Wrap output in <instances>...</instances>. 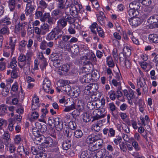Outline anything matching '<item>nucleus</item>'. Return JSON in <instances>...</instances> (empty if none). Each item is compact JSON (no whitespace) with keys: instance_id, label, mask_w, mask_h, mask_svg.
Returning <instances> with one entry per match:
<instances>
[{"instance_id":"obj_54","label":"nucleus","mask_w":158,"mask_h":158,"mask_svg":"<svg viewBox=\"0 0 158 158\" xmlns=\"http://www.w3.org/2000/svg\"><path fill=\"white\" fill-rule=\"evenodd\" d=\"M62 59L53 62V65L56 67L58 68L61 67V64H62Z\"/></svg>"},{"instance_id":"obj_44","label":"nucleus","mask_w":158,"mask_h":158,"mask_svg":"<svg viewBox=\"0 0 158 158\" xmlns=\"http://www.w3.org/2000/svg\"><path fill=\"white\" fill-rule=\"evenodd\" d=\"M3 23L6 24V25H9L11 24V21L10 18L6 17L3 19L0 20V23Z\"/></svg>"},{"instance_id":"obj_16","label":"nucleus","mask_w":158,"mask_h":158,"mask_svg":"<svg viewBox=\"0 0 158 158\" xmlns=\"http://www.w3.org/2000/svg\"><path fill=\"white\" fill-rule=\"evenodd\" d=\"M36 95L35 94L33 97L32 102L31 108L32 110H35L37 109L39 106L40 105L38 103L39 102V98H36Z\"/></svg>"},{"instance_id":"obj_63","label":"nucleus","mask_w":158,"mask_h":158,"mask_svg":"<svg viewBox=\"0 0 158 158\" xmlns=\"http://www.w3.org/2000/svg\"><path fill=\"white\" fill-rule=\"evenodd\" d=\"M39 116V114L37 111H34L32 113L31 118L34 119H37Z\"/></svg>"},{"instance_id":"obj_25","label":"nucleus","mask_w":158,"mask_h":158,"mask_svg":"<svg viewBox=\"0 0 158 158\" xmlns=\"http://www.w3.org/2000/svg\"><path fill=\"white\" fill-rule=\"evenodd\" d=\"M8 106L5 104H2L0 105V115L2 116L6 113Z\"/></svg>"},{"instance_id":"obj_41","label":"nucleus","mask_w":158,"mask_h":158,"mask_svg":"<svg viewBox=\"0 0 158 158\" xmlns=\"http://www.w3.org/2000/svg\"><path fill=\"white\" fill-rule=\"evenodd\" d=\"M28 57H31L27 55L25 56L23 54H21L18 58V60L21 62H24L27 60Z\"/></svg>"},{"instance_id":"obj_37","label":"nucleus","mask_w":158,"mask_h":158,"mask_svg":"<svg viewBox=\"0 0 158 158\" xmlns=\"http://www.w3.org/2000/svg\"><path fill=\"white\" fill-rule=\"evenodd\" d=\"M76 108L75 103L74 102H72L71 105L66 106L64 110V111L65 112H69L71 110H73Z\"/></svg>"},{"instance_id":"obj_56","label":"nucleus","mask_w":158,"mask_h":158,"mask_svg":"<svg viewBox=\"0 0 158 158\" xmlns=\"http://www.w3.org/2000/svg\"><path fill=\"white\" fill-rule=\"evenodd\" d=\"M90 88L89 84L85 87V89L84 90V93L88 95H92V93L90 91Z\"/></svg>"},{"instance_id":"obj_47","label":"nucleus","mask_w":158,"mask_h":158,"mask_svg":"<svg viewBox=\"0 0 158 158\" xmlns=\"http://www.w3.org/2000/svg\"><path fill=\"white\" fill-rule=\"evenodd\" d=\"M90 154L87 151H83L81 155L80 158H90Z\"/></svg>"},{"instance_id":"obj_61","label":"nucleus","mask_w":158,"mask_h":158,"mask_svg":"<svg viewBox=\"0 0 158 158\" xmlns=\"http://www.w3.org/2000/svg\"><path fill=\"white\" fill-rule=\"evenodd\" d=\"M33 134L35 136H39L40 132L39 131L38 129L37 128V127L34 128L32 129Z\"/></svg>"},{"instance_id":"obj_30","label":"nucleus","mask_w":158,"mask_h":158,"mask_svg":"<svg viewBox=\"0 0 158 158\" xmlns=\"http://www.w3.org/2000/svg\"><path fill=\"white\" fill-rule=\"evenodd\" d=\"M62 145L64 149L67 150L71 147V141L68 139L66 140L63 143Z\"/></svg>"},{"instance_id":"obj_57","label":"nucleus","mask_w":158,"mask_h":158,"mask_svg":"<svg viewBox=\"0 0 158 158\" xmlns=\"http://www.w3.org/2000/svg\"><path fill=\"white\" fill-rule=\"evenodd\" d=\"M60 11L59 9H56L53 10L51 13V15L54 18L56 16H58Z\"/></svg>"},{"instance_id":"obj_10","label":"nucleus","mask_w":158,"mask_h":158,"mask_svg":"<svg viewBox=\"0 0 158 158\" xmlns=\"http://www.w3.org/2000/svg\"><path fill=\"white\" fill-rule=\"evenodd\" d=\"M141 6L140 2L139 0H135L130 3L129 7L135 10H138Z\"/></svg>"},{"instance_id":"obj_32","label":"nucleus","mask_w":158,"mask_h":158,"mask_svg":"<svg viewBox=\"0 0 158 158\" xmlns=\"http://www.w3.org/2000/svg\"><path fill=\"white\" fill-rule=\"evenodd\" d=\"M35 137V140H34V143L38 144L39 143L42 142L45 140V138L41 134H39V136Z\"/></svg>"},{"instance_id":"obj_38","label":"nucleus","mask_w":158,"mask_h":158,"mask_svg":"<svg viewBox=\"0 0 158 158\" xmlns=\"http://www.w3.org/2000/svg\"><path fill=\"white\" fill-rule=\"evenodd\" d=\"M10 136L8 133L5 132L3 135V139L5 140V144L7 145L9 143V140L10 139Z\"/></svg>"},{"instance_id":"obj_55","label":"nucleus","mask_w":158,"mask_h":158,"mask_svg":"<svg viewBox=\"0 0 158 158\" xmlns=\"http://www.w3.org/2000/svg\"><path fill=\"white\" fill-rule=\"evenodd\" d=\"M72 25L69 27L68 29V31L70 34H74L76 33L74 28L75 27V26L74 24H71Z\"/></svg>"},{"instance_id":"obj_45","label":"nucleus","mask_w":158,"mask_h":158,"mask_svg":"<svg viewBox=\"0 0 158 158\" xmlns=\"http://www.w3.org/2000/svg\"><path fill=\"white\" fill-rule=\"evenodd\" d=\"M112 83L115 86H118V88L119 89H122L121 83L120 81H118L115 79H113L112 81Z\"/></svg>"},{"instance_id":"obj_49","label":"nucleus","mask_w":158,"mask_h":158,"mask_svg":"<svg viewBox=\"0 0 158 158\" xmlns=\"http://www.w3.org/2000/svg\"><path fill=\"white\" fill-rule=\"evenodd\" d=\"M77 121H71L69 123V128L72 130H75L77 127L76 122Z\"/></svg>"},{"instance_id":"obj_6","label":"nucleus","mask_w":158,"mask_h":158,"mask_svg":"<svg viewBox=\"0 0 158 158\" xmlns=\"http://www.w3.org/2000/svg\"><path fill=\"white\" fill-rule=\"evenodd\" d=\"M53 123L54 124L56 129L58 131H61L63 127V122L59 118H56L53 119Z\"/></svg>"},{"instance_id":"obj_43","label":"nucleus","mask_w":158,"mask_h":158,"mask_svg":"<svg viewBox=\"0 0 158 158\" xmlns=\"http://www.w3.org/2000/svg\"><path fill=\"white\" fill-rule=\"evenodd\" d=\"M59 16L58 17H57V18H54L52 16V17L50 15L48 18H47L46 21L49 24H53L54 22L56 20V19H58Z\"/></svg>"},{"instance_id":"obj_23","label":"nucleus","mask_w":158,"mask_h":158,"mask_svg":"<svg viewBox=\"0 0 158 158\" xmlns=\"http://www.w3.org/2000/svg\"><path fill=\"white\" fill-rule=\"evenodd\" d=\"M90 88V91L92 93V94L96 92L98 88V84L97 83H92L89 84Z\"/></svg>"},{"instance_id":"obj_29","label":"nucleus","mask_w":158,"mask_h":158,"mask_svg":"<svg viewBox=\"0 0 158 158\" xmlns=\"http://www.w3.org/2000/svg\"><path fill=\"white\" fill-rule=\"evenodd\" d=\"M35 10V8L31 4L28 5L26 4V15H28L31 13H32L33 11Z\"/></svg>"},{"instance_id":"obj_13","label":"nucleus","mask_w":158,"mask_h":158,"mask_svg":"<svg viewBox=\"0 0 158 158\" xmlns=\"http://www.w3.org/2000/svg\"><path fill=\"white\" fill-rule=\"evenodd\" d=\"M80 93V90L79 88H74L72 89L70 93H69V96L73 98L78 97Z\"/></svg>"},{"instance_id":"obj_36","label":"nucleus","mask_w":158,"mask_h":158,"mask_svg":"<svg viewBox=\"0 0 158 158\" xmlns=\"http://www.w3.org/2000/svg\"><path fill=\"white\" fill-rule=\"evenodd\" d=\"M106 62L109 67L113 68L114 67V64L111 57L109 56L106 58Z\"/></svg>"},{"instance_id":"obj_51","label":"nucleus","mask_w":158,"mask_h":158,"mask_svg":"<svg viewBox=\"0 0 158 158\" xmlns=\"http://www.w3.org/2000/svg\"><path fill=\"white\" fill-rule=\"evenodd\" d=\"M122 140L121 137L119 135L116 136L114 139V143L116 145L120 144Z\"/></svg>"},{"instance_id":"obj_60","label":"nucleus","mask_w":158,"mask_h":158,"mask_svg":"<svg viewBox=\"0 0 158 158\" xmlns=\"http://www.w3.org/2000/svg\"><path fill=\"white\" fill-rule=\"evenodd\" d=\"M69 131V129L67 128L66 130L64 129V131H63L64 135L68 138H70L72 135V134L70 133Z\"/></svg>"},{"instance_id":"obj_28","label":"nucleus","mask_w":158,"mask_h":158,"mask_svg":"<svg viewBox=\"0 0 158 158\" xmlns=\"http://www.w3.org/2000/svg\"><path fill=\"white\" fill-rule=\"evenodd\" d=\"M70 50L73 54L76 55L79 52V48L77 45L75 44L72 46L70 48Z\"/></svg>"},{"instance_id":"obj_17","label":"nucleus","mask_w":158,"mask_h":158,"mask_svg":"<svg viewBox=\"0 0 158 158\" xmlns=\"http://www.w3.org/2000/svg\"><path fill=\"white\" fill-rule=\"evenodd\" d=\"M39 58L41 61L40 62V67L42 70H44L46 68V66L48 64L46 59L44 57L43 54L41 55Z\"/></svg>"},{"instance_id":"obj_9","label":"nucleus","mask_w":158,"mask_h":158,"mask_svg":"<svg viewBox=\"0 0 158 158\" xmlns=\"http://www.w3.org/2000/svg\"><path fill=\"white\" fill-rule=\"evenodd\" d=\"M102 145L99 143H94L90 141L88 145V148L89 150L93 152L100 148Z\"/></svg>"},{"instance_id":"obj_5","label":"nucleus","mask_w":158,"mask_h":158,"mask_svg":"<svg viewBox=\"0 0 158 158\" xmlns=\"http://www.w3.org/2000/svg\"><path fill=\"white\" fill-rule=\"evenodd\" d=\"M102 136L100 134L95 135L94 134H91L88 136L87 138V140H88L90 141L95 142L98 141V143H99L102 145L103 143V140L101 139Z\"/></svg>"},{"instance_id":"obj_50","label":"nucleus","mask_w":158,"mask_h":158,"mask_svg":"<svg viewBox=\"0 0 158 158\" xmlns=\"http://www.w3.org/2000/svg\"><path fill=\"white\" fill-rule=\"evenodd\" d=\"M75 136L77 138H81L83 135V133L80 130H76L74 133Z\"/></svg>"},{"instance_id":"obj_64","label":"nucleus","mask_w":158,"mask_h":158,"mask_svg":"<svg viewBox=\"0 0 158 158\" xmlns=\"http://www.w3.org/2000/svg\"><path fill=\"white\" fill-rule=\"evenodd\" d=\"M104 153H102V158H112V156L108 153V152L106 149Z\"/></svg>"},{"instance_id":"obj_53","label":"nucleus","mask_w":158,"mask_h":158,"mask_svg":"<svg viewBox=\"0 0 158 158\" xmlns=\"http://www.w3.org/2000/svg\"><path fill=\"white\" fill-rule=\"evenodd\" d=\"M119 145L122 151L124 152H126L127 150V145L126 144V143L122 142L119 144Z\"/></svg>"},{"instance_id":"obj_7","label":"nucleus","mask_w":158,"mask_h":158,"mask_svg":"<svg viewBox=\"0 0 158 158\" xmlns=\"http://www.w3.org/2000/svg\"><path fill=\"white\" fill-rule=\"evenodd\" d=\"M69 64H63L59 69L58 73L60 75H63L66 73L70 69Z\"/></svg>"},{"instance_id":"obj_26","label":"nucleus","mask_w":158,"mask_h":158,"mask_svg":"<svg viewBox=\"0 0 158 158\" xmlns=\"http://www.w3.org/2000/svg\"><path fill=\"white\" fill-rule=\"evenodd\" d=\"M17 61L15 58L14 57L12 59L11 61L10 62L9 64L7 66V67L8 68H11L12 69H16V66L17 64H16Z\"/></svg>"},{"instance_id":"obj_15","label":"nucleus","mask_w":158,"mask_h":158,"mask_svg":"<svg viewBox=\"0 0 158 158\" xmlns=\"http://www.w3.org/2000/svg\"><path fill=\"white\" fill-rule=\"evenodd\" d=\"M51 82L45 79L44 80L43 84V88L46 92L49 93L50 90Z\"/></svg>"},{"instance_id":"obj_4","label":"nucleus","mask_w":158,"mask_h":158,"mask_svg":"<svg viewBox=\"0 0 158 158\" xmlns=\"http://www.w3.org/2000/svg\"><path fill=\"white\" fill-rule=\"evenodd\" d=\"M85 60L83 62L85 65H91L92 63H94L96 61V58L95 54L92 52L85 56Z\"/></svg>"},{"instance_id":"obj_42","label":"nucleus","mask_w":158,"mask_h":158,"mask_svg":"<svg viewBox=\"0 0 158 158\" xmlns=\"http://www.w3.org/2000/svg\"><path fill=\"white\" fill-rule=\"evenodd\" d=\"M83 119L84 122L87 123L91 120L89 114L87 113H84L83 114Z\"/></svg>"},{"instance_id":"obj_1","label":"nucleus","mask_w":158,"mask_h":158,"mask_svg":"<svg viewBox=\"0 0 158 158\" xmlns=\"http://www.w3.org/2000/svg\"><path fill=\"white\" fill-rule=\"evenodd\" d=\"M63 34L64 32L62 31V29L57 26L54 28L48 34L47 38L49 40L55 39L56 40V46L63 49L65 48V43H67L71 36L64 35Z\"/></svg>"},{"instance_id":"obj_24","label":"nucleus","mask_w":158,"mask_h":158,"mask_svg":"<svg viewBox=\"0 0 158 158\" xmlns=\"http://www.w3.org/2000/svg\"><path fill=\"white\" fill-rule=\"evenodd\" d=\"M16 4V0H9L8 6L11 11H13L15 9Z\"/></svg>"},{"instance_id":"obj_48","label":"nucleus","mask_w":158,"mask_h":158,"mask_svg":"<svg viewBox=\"0 0 158 158\" xmlns=\"http://www.w3.org/2000/svg\"><path fill=\"white\" fill-rule=\"evenodd\" d=\"M11 70V76L12 78H16L18 77L17 68Z\"/></svg>"},{"instance_id":"obj_18","label":"nucleus","mask_w":158,"mask_h":158,"mask_svg":"<svg viewBox=\"0 0 158 158\" xmlns=\"http://www.w3.org/2000/svg\"><path fill=\"white\" fill-rule=\"evenodd\" d=\"M61 89L64 91L69 95V93H70L72 90L70 86L69 85H64L62 83L61 86Z\"/></svg>"},{"instance_id":"obj_58","label":"nucleus","mask_w":158,"mask_h":158,"mask_svg":"<svg viewBox=\"0 0 158 158\" xmlns=\"http://www.w3.org/2000/svg\"><path fill=\"white\" fill-rule=\"evenodd\" d=\"M44 143L47 144L46 147H50L52 144V140L50 138L46 139L45 140Z\"/></svg>"},{"instance_id":"obj_19","label":"nucleus","mask_w":158,"mask_h":158,"mask_svg":"<svg viewBox=\"0 0 158 158\" xmlns=\"http://www.w3.org/2000/svg\"><path fill=\"white\" fill-rule=\"evenodd\" d=\"M109 106L111 111V114L114 118L115 119H118V114H115L114 111L115 110L116 107L113 103H110L109 104Z\"/></svg>"},{"instance_id":"obj_11","label":"nucleus","mask_w":158,"mask_h":158,"mask_svg":"<svg viewBox=\"0 0 158 158\" xmlns=\"http://www.w3.org/2000/svg\"><path fill=\"white\" fill-rule=\"evenodd\" d=\"M35 126L37 127L40 134L41 133L42 134L47 131V127L45 124H42L39 122H36L35 123Z\"/></svg>"},{"instance_id":"obj_34","label":"nucleus","mask_w":158,"mask_h":158,"mask_svg":"<svg viewBox=\"0 0 158 158\" xmlns=\"http://www.w3.org/2000/svg\"><path fill=\"white\" fill-rule=\"evenodd\" d=\"M57 6L58 9L60 10L64 9L65 8L64 0H57Z\"/></svg>"},{"instance_id":"obj_31","label":"nucleus","mask_w":158,"mask_h":158,"mask_svg":"<svg viewBox=\"0 0 158 158\" xmlns=\"http://www.w3.org/2000/svg\"><path fill=\"white\" fill-rule=\"evenodd\" d=\"M136 11L135 10H133V9L130 8L127 12V16L128 18H129L135 17L137 15Z\"/></svg>"},{"instance_id":"obj_39","label":"nucleus","mask_w":158,"mask_h":158,"mask_svg":"<svg viewBox=\"0 0 158 158\" xmlns=\"http://www.w3.org/2000/svg\"><path fill=\"white\" fill-rule=\"evenodd\" d=\"M27 23V22H22L21 23H18V24L15 26V29H16V30L19 31L20 30H22L23 28L25 25H26Z\"/></svg>"},{"instance_id":"obj_14","label":"nucleus","mask_w":158,"mask_h":158,"mask_svg":"<svg viewBox=\"0 0 158 158\" xmlns=\"http://www.w3.org/2000/svg\"><path fill=\"white\" fill-rule=\"evenodd\" d=\"M51 60L54 62L62 59V55L60 53H52L50 56Z\"/></svg>"},{"instance_id":"obj_59","label":"nucleus","mask_w":158,"mask_h":158,"mask_svg":"<svg viewBox=\"0 0 158 158\" xmlns=\"http://www.w3.org/2000/svg\"><path fill=\"white\" fill-rule=\"evenodd\" d=\"M115 135V131L113 128H110L109 129L108 136L110 137H114Z\"/></svg>"},{"instance_id":"obj_21","label":"nucleus","mask_w":158,"mask_h":158,"mask_svg":"<svg viewBox=\"0 0 158 158\" xmlns=\"http://www.w3.org/2000/svg\"><path fill=\"white\" fill-rule=\"evenodd\" d=\"M40 28L43 35H45L49 31V26L47 23H45L41 26Z\"/></svg>"},{"instance_id":"obj_22","label":"nucleus","mask_w":158,"mask_h":158,"mask_svg":"<svg viewBox=\"0 0 158 158\" xmlns=\"http://www.w3.org/2000/svg\"><path fill=\"white\" fill-rule=\"evenodd\" d=\"M149 39L150 42L155 43H158V35L157 34H151L149 36Z\"/></svg>"},{"instance_id":"obj_46","label":"nucleus","mask_w":158,"mask_h":158,"mask_svg":"<svg viewBox=\"0 0 158 158\" xmlns=\"http://www.w3.org/2000/svg\"><path fill=\"white\" fill-rule=\"evenodd\" d=\"M89 77L88 75L83 76L81 80V82L82 83H89L91 81V79Z\"/></svg>"},{"instance_id":"obj_2","label":"nucleus","mask_w":158,"mask_h":158,"mask_svg":"<svg viewBox=\"0 0 158 158\" xmlns=\"http://www.w3.org/2000/svg\"><path fill=\"white\" fill-rule=\"evenodd\" d=\"M75 21V19L69 15L63 16L57 21V26L62 29L66 26L67 22L70 24H72L74 23Z\"/></svg>"},{"instance_id":"obj_12","label":"nucleus","mask_w":158,"mask_h":158,"mask_svg":"<svg viewBox=\"0 0 158 158\" xmlns=\"http://www.w3.org/2000/svg\"><path fill=\"white\" fill-rule=\"evenodd\" d=\"M31 57H28L27 60V63L25 65L23 68V70L24 72L26 75H28L30 73V65L31 64Z\"/></svg>"},{"instance_id":"obj_20","label":"nucleus","mask_w":158,"mask_h":158,"mask_svg":"<svg viewBox=\"0 0 158 158\" xmlns=\"http://www.w3.org/2000/svg\"><path fill=\"white\" fill-rule=\"evenodd\" d=\"M44 12V9H42V7H38L35 13L36 17L37 18H40L41 20Z\"/></svg>"},{"instance_id":"obj_62","label":"nucleus","mask_w":158,"mask_h":158,"mask_svg":"<svg viewBox=\"0 0 158 158\" xmlns=\"http://www.w3.org/2000/svg\"><path fill=\"white\" fill-rule=\"evenodd\" d=\"M141 3L147 6H149L151 3V0H140Z\"/></svg>"},{"instance_id":"obj_35","label":"nucleus","mask_w":158,"mask_h":158,"mask_svg":"<svg viewBox=\"0 0 158 158\" xmlns=\"http://www.w3.org/2000/svg\"><path fill=\"white\" fill-rule=\"evenodd\" d=\"M99 122H98L97 123H95L93 125V129L97 132H98L100 130L101 128L100 126H102L101 124H102L101 121H99Z\"/></svg>"},{"instance_id":"obj_3","label":"nucleus","mask_w":158,"mask_h":158,"mask_svg":"<svg viewBox=\"0 0 158 158\" xmlns=\"http://www.w3.org/2000/svg\"><path fill=\"white\" fill-rule=\"evenodd\" d=\"M102 111L101 109H96L93 111L91 114V118L92 119V122H94L96 120L103 118L106 116L105 114H102Z\"/></svg>"},{"instance_id":"obj_40","label":"nucleus","mask_w":158,"mask_h":158,"mask_svg":"<svg viewBox=\"0 0 158 158\" xmlns=\"http://www.w3.org/2000/svg\"><path fill=\"white\" fill-rule=\"evenodd\" d=\"M105 152V149H101L94 156L93 158H102V153H104Z\"/></svg>"},{"instance_id":"obj_27","label":"nucleus","mask_w":158,"mask_h":158,"mask_svg":"<svg viewBox=\"0 0 158 158\" xmlns=\"http://www.w3.org/2000/svg\"><path fill=\"white\" fill-rule=\"evenodd\" d=\"M70 13L72 16H77L78 15V11L77 7L74 5L70 6Z\"/></svg>"},{"instance_id":"obj_8","label":"nucleus","mask_w":158,"mask_h":158,"mask_svg":"<svg viewBox=\"0 0 158 158\" xmlns=\"http://www.w3.org/2000/svg\"><path fill=\"white\" fill-rule=\"evenodd\" d=\"M128 20L131 25L135 27L137 26L142 22V20H141L140 18L135 17L130 18Z\"/></svg>"},{"instance_id":"obj_52","label":"nucleus","mask_w":158,"mask_h":158,"mask_svg":"<svg viewBox=\"0 0 158 158\" xmlns=\"http://www.w3.org/2000/svg\"><path fill=\"white\" fill-rule=\"evenodd\" d=\"M77 109L79 111H81L84 109V104L82 103V101H81L78 102L77 107Z\"/></svg>"},{"instance_id":"obj_33","label":"nucleus","mask_w":158,"mask_h":158,"mask_svg":"<svg viewBox=\"0 0 158 158\" xmlns=\"http://www.w3.org/2000/svg\"><path fill=\"white\" fill-rule=\"evenodd\" d=\"M80 112V111L76 109L72 112V115L73 118L75 119V121H77L78 120Z\"/></svg>"}]
</instances>
